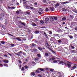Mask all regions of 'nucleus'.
Instances as JSON below:
<instances>
[{
	"label": "nucleus",
	"mask_w": 77,
	"mask_h": 77,
	"mask_svg": "<svg viewBox=\"0 0 77 77\" xmlns=\"http://www.w3.org/2000/svg\"><path fill=\"white\" fill-rule=\"evenodd\" d=\"M26 14H28V15H29V14H30V12H26Z\"/></svg>",
	"instance_id": "bf43d9fd"
},
{
	"label": "nucleus",
	"mask_w": 77,
	"mask_h": 77,
	"mask_svg": "<svg viewBox=\"0 0 77 77\" xmlns=\"http://www.w3.org/2000/svg\"><path fill=\"white\" fill-rule=\"evenodd\" d=\"M69 1H66L61 3V4H66L67 3H69Z\"/></svg>",
	"instance_id": "4468645a"
},
{
	"label": "nucleus",
	"mask_w": 77,
	"mask_h": 77,
	"mask_svg": "<svg viewBox=\"0 0 77 77\" xmlns=\"http://www.w3.org/2000/svg\"><path fill=\"white\" fill-rule=\"evenodd\" d=\"M59 6V3H57L55 5V7H58Z\"/></svg>",
	"instance_id": "393cba45"
},
{
	"label": "nucleus",
	"mask_w": 77,
	"mask_h": 77,
	"mask_svg": "<svg viewBox=\"0 0 77 77\" xmlns=\"http://www.w3.org/2000/svg\"><path fill=\"white\" fill-rule=\"evenodd\" d=\"M32 64H33L34 65H36V63H35V62H32Z\"/></svg>",
	"instance_id": "09e8293b"
},
{
	"label": "nucleus",
	"mask_w": 77,
	"mask_h": 77,
	"mask_svg": "<svg viewBox=\"0 0 77 77\" xmlns=\"http://www.w3.org/2000/svg\"><path fill=\"white\" fill-rule=\"evenodd\" d=\"M38 60H39V58L38 57H36L34 59L35 61H38Z\"/></svg>",
	"instance_id": "a211bd4d"
},
{
	"label": "nucleus",
	"mask_w": 77,
	"mask_h": 77,
	"mask_svg": "<svg viewBox=\"0 0 77 77\" xmlns=\"http://www.w3.org/2000/svg\"><path fill=\"white\" fill-rule=\"evenodd\" d=\"M23 6L25 9H34L33 7H30L27 5H24Z\"/></svg>",
	"instance_id": "7ed1b4c3"
},
{
	"label": "nucleus",
	"mask_w": 77,
	"mask_h": 77,
	"mask_svg": "<svg viewBox=\"0 0 77 77\" xmlns=\"http://www.w3.org/2000/svg\"><path fill=\"white\" fill-rule=\"evenodd\" d=\"M74 66L72 68V70H73V69H75L77 67V64H75Z\"/></svg>",
	"instance_id": "9d476101"
},
{
	"label": "nucleus",
	"mask_w": 77,
	"mask_h": 77,
	"mask_svg": "<svg viewBox=\"0 0 77 77\" xmlns=\"http://www.w3.org/2000/svg\"><path fill=\"white\" fill-rule=\"evenodd\" d=\"M34 75H35V73L33 72L31 73V76H32V77H33L34 76Z\"/></svg>",
	"instance_id": "412c9836"
},
{
	"label": "nucleus",
	"mask_w": 77,
	"mask_h": 77,
	"mask_svg": "<svg viewBox=\"0 0 77 77\" xmlns=\"http://www.w3.org/2000/svg\"><path fill=\"white\" fill-rule=\"evenodd\" d=\"M32 24L33 26H37V25H36V24L34 23H33Z\"/></svg>",
	"instance_id": "b1692460"
},
{
	"label": "nucleus",
	"mask_w": 77,
	"mask_h": 77,
	"mask_svg": "<svg viewBox=\"0 0 77 77\" xmlns=\"http://www.w3.org/2000/svg\"><path fill=\"white\" fill-rule=\"evenodd\" d=\"M64 54V56H68V54L67 53H65Z\"/></svg>",
	"instance_id": "de8ad7c7"
},
{
	"label": "nucleus",
	"mask_w": 77,
	"mask_h": 77,
	"mask_svg": "<svg viewBox=\"0 0 77 77\" xmlns=\"http://www.w3.org/2000/svg\"><path fill=\"white\" fill-rule=\"evenodd\" d=\"M1 43L2 44H5V41H2L1 42Z\"/></svg>",
	"instance_id": "cd10ccee"
},
{
	"label": "nucleus",
	"mask_w": 77,
	"mask_h": 77,
	"mask_svg": "<svg viewBox=\"0 0 77 77\" xmlns=\"http://www.w3.org/2000/svg\"><path fill=\"white\" fill-rule=\"evenodd\" d=\"M4 65L5 66H6L7 67H8V66H9L8 65V64H4Z\"/></svg>",
	"instance_id": "473e14b6"
},
{
	"label": "nucleus",
	"mask_w": 77,
	"mask_h": 77,
	"mask_svg": "<svg viewBox=\"0 0 77 77\" xmlns=\"http://www.w3.org/2000/svg\"><path fill=\"white\" fill-rule=\"evenodd\" d=\"M24 67L25 69H27V68H28V66L27 65H25Z\"/></svg>",
	"instance_id": "ea45409f"
},
{
	"label": "nucleus",
	"mask_w": 77,
	"mask_h": 77,
	"mask_svg": "<svg viewBox=\"0 0 77 77\" xmlns=\"http://www.w3.org/2000/svg\"><path fill=\"white\" fill-rule=\"evenodd\" d=\"M3 62H5V63H7L9 62V61L8 60H3Z\"/></svg>",
	"instance_id": "f3484780"
},
{
	"label": "nucleus",
	"mask_w": 77,
	"mask_h": 77,
	"mask_svg": "<svg viewBox=\"0 0 77 77\" xmlns=\"http://www.w3.org/2000/svg\"><path fill=\"white\" fill-rule=\"evenodd\" d=\"M43 1L44 3H45L46 4H48V3L50 4V2L48 0H43Z\"/></svg>",
	"instance_id": "423d86ee"
},
{
	"label": "nucleus",
	"mask_w": 77,
	"mask_h": 77,
	"mask_svg": "<svg viewBox=\"0 0 77 77\" xmlns=\"http://www.w3.org/2000/svg\"><path fill=\"white\" fill-rule=\"evenodd\" d=\"M19 62V63H22V62H21V61L19 60L18 61Z\"/></svg>",
	"instance_id": "052dcab7"
},
{
	"label": "nucleus",
	"mask_w": 77,
	"mask_h": 77,
	"mask_svg": "<svg viewBox=\"0 0 77 77\" xmlns=\"http://www.w3.org/2000/svg\"><path fill=\"white\" fill-rule=\"evenodd\" d=\"M50 9L51 11H54V8L51 7L50 8Z\"/></svg>",
	"instance_id": "dca6fc26"
},
{
	"label": "nucleus",
	"mask_w": 77,
	"mask_h": 77,
	"mask_svg": "<svg viewBox=\"0 0 77 77\" xmlns=\"http://www.w3.org/2000/svg\"><path fill=\"white\" fill-rule=\"evenodd\" d=\"M61 73H60V72H57V74H59V76L58 77H63L64 76V74L63 73H62V75H60Z\"/></svg>",
	"instance_id": "20e7f679"
},
{
	"label": "nucleus",
	"mask_w": 77,
	"mask_h": 77,
	"mask_svg": "<svg viewBox=\"0 0 77 77\" xmlns=\"http://www.w3.org/2000/svg\"><path fill=\"white\" fill-rule=\"evenodd\" d=\"M34 5L35 6H37L38 5V2H36L34 3Z\"/></svg>",
	"instance_id": "f704fd0d"
},
{
	"label": "nucleus",
	"mask_w": 77,
	"mask_h": 77,
	"mask_svg": "<svg viewBox=\"0 0 77 77\" xmlns=\"http://www.w3.org/2000/svg\"><path fill=\"white\" fill-rule=\"evenodd\" d=\"M34 20H35V21H38V18H35V19H34Z\"/></svg>",
	"instance_id": "3c124183"
},
{
	"label": "nucleus",
	"mask_w": 77,
	"mask_h": 77,
	"mask_svg": "<svg viewBox=\"0 0 77 77\" xmlns=\"http://www.w3.org/2000/svg\"><path fill=\"white\" fill-rule=\"evenodd\" d=\"M54 59H55V58L54 57H53L51 59H49V60L52 63H57V61H56V60H54Z\"/></svg>",
	"instance_id": "f03ea898"
},
{
	"label": "nucleus",
	"mask_w": 77,
	"mask_h": 77,
	"mask_svg": "<svg viewBox=\"0 0 77 77\" xmlns=\"http://www.w3.org/2000/svg\"><path fill=\"white\" fill-rule=\"evenodd\" d=\"M35 73H36V74H38V73H39V71L36 70L35 72Z\"/></svg>",
	"instance_id": "79ce46f5"
},
{
	"label": "nucleus",
	"mask_w": 77,
	"mask_h": 77,
	"mask_svg": "<svg viewBox=\"0 0 77 77\" xmlns=\"http://www.w3.org/2000/svg\"><path fill=\"white\" fill-rule=\"evenodd\" d=\"M38 70H40V71H44V70L42 68H38Z\"/></svg>",
	"instance_id": "aec40b11"
},
{
	"label": "nucleus",
	"mask_w": 77,
	"mask_h": 77,
	"mask_svg": "<svg viewBox=\"0 0 77 77\" xmlns=\"http://www.w3.org/2000/svg\"><path fill=\"white\" fill-rule=\"evenodd\" d=\"M35 33L37 34L38 33H39V32L38 31H35Z\"/></svg>",
	"instance_id": "bb28decb"
},
{
	"label": "nucleus",
	"mask_w": 77,
	"mask_h": 77,
	"mask_svg": "<svg viewBox=\"0 0 77 77\" xmlns=\"http://www.w3.org/2000/svg\"><path fill=\"white\" fill-rule=\"evenodd\" d=\"M32 47H35V46H36V45H35L33 43H32Z\"/></svg>",
	"instance_id": "c9c22d12"
},
{
	"label": "nucleus",
	"mask_w": 77,
	"mask_h": 77,
	"mask_svg": "<svg viewBox=\"0 0 77 77\" xmlns=\"http://www.w3.org/2000/svg\"><path fill=\"white\" fill-rule=\"evenodd\" d=\"M45 21H49V18L48 17H46L45 19Z\"/></svg>",
	"instance_id": "6ab92c4d"
},
{
	"label": "nucleus",
	"mask_w": 77,
	"mask_h": 77,
	"mask_svg": "<svg viewBox=\"0 0 77 77\" xmlns=\"http://www.w3.org/2000/svg\"><path fill=\"white\" fill-rule=\"evenodd\" d=\"M59 34H54L53 35V36L54 37H56V36H59Z\"/></svg>",
	"instance_id": "6e6552de"
},
{
	"label": "nucleus",
	"mask_w": 77,
	"mask_h": 77,
	"mask_svg": "<svg viewBox=\"0 0 77 77\" xmlns=\"http://www.w3.org/2000/svg\"><path fill=\"white\" fill-rule=\"evenodd\" d=\"M72 11H73V12H75V9H73L72 10Z\"/></svg>",
	"instance_id": "0e129e2a"
},
{
	"label": "nucleus",
	"mask_w": 77,
	"mask_h": 77,
	"mask_svg": "<svg viewBox=\"0 0 77 77\" xmlns=\"http://www.w3.org/2000/svg\"><path fill=\"white\" fill-rule=\"evenodd\" d=\"M46 45H47V48H48V49H49V50H51V51H52V49H51V46L50 45H49L48 43L46 44Z\"/></svg>",
	"instance_id": "39448f33"
},
{
	"label": "nucleus",
	"mask_w": 77,
	"mask_h": 77,
	"mask_svg": "<svg viewBox=\"0 0 77 77\" xmlns=\"http://www.w3.org/2000/svg\"><path fill=\"white\" fill-rule=\"evenodd\" d=\"M48 11H49V9L48 8H46L45 10L46 12H48Z\"/></svg>",
	"instance_id": "72a5a7b5"
},
{
	"label": "nucleus",
	"mask_w": 77,
	"mask_h": 77,
	"mask_svg": "<svg viewBox=\"0 0 77 77\" xmlns=\"http://www.w3.org/2000/svg\"><path fill=\"white\" fill-rule=\"evenodd\" d=\"M33 51H35V52H36V51H38V50L36 49H33Z\"/></svg>",
	"instance_id": "58836bf2"
},
{
	"label": "nucleus",
	"mask_w": 77,
	"mask_h": 77,
	"mask_svg": "<svg viewBox=\"0 0 77 77\" xmlns=\"http://www.w3.org/2000/svg\"><path fill=\"white\" fill-rule=\"evenodd\" d=\"M38 48L39 49V50L41 51V50H42V48H41L38 47Z\"/></svg>",
	"instance_id": "4d7b16f0"
},
{
	"label": "nucleus",
	"mask_w": 77,
	"mask_h": 77,
	"mask_svg": "<svg viewBox=\"0 0 77 77\" xmlns=\"http://www.w3.org/2000/svg\"><path fill=\"white\" fill-rule=\"evenodd\" d=\"M54 20H57V17H54Z\"/></svg>",
	"instance_id": "c03bdc74"
},
{
	"label": "nucleus",
	"mask_w": 77,
	"mask_h": 77,
	"mask_svg": "<svg viewBox=\"0 0 77 77\" xmlns=\"http://www.w3.org/2000/svg\"><path fill=\"white\" fill-rule=\"evenodd\" d=\"M21 70V71H24V67H22Z\"/></svg>",
	"instance_id": "a18cd8bd"
},
{
	"label": "nucleus",
	"mask_w": 77,
	"mask_h": 77,
	"mask_svg": "<svg viewBox=\"0 0 77 77\" xmlns=\"http://www.w3.org/2000/svg\"><path fill=\"white\" fill-rule=\"evenodd\" d=\"M45 56H46V57L48 56V53L47 52L45 53Z\"/></svg>",
	"instance_id": "5701e85b"
},
{
	"label": "nucleus",
	"mask_w": 77,
	"mask_h": 77,
	"mask_svg": "<svg viewBox=\"0 0 77 77\" xmlns=\"http://www.w3.org/2000/svg\"><path fill=\"white\" fill-rule=\"evenodd\" d=\"M43 33L45 35L46 38H47V39H48V36H47V35L46 34V33H45V32H44Z\"/></svg>",
	"instance_id": "1a4fd4ad"
},
{
	"label": "nucleus",
	"mask_w": 77,
	"mask_h": 77,
	"mask_svg": "<svg viewBox=\"0 0 77 77\" xmlns=\"http://www.w3.org/2000/svg\"><path fill=\"white\" fill-rule=\"evenodd\" d=\"M23 53V51H20V52H18V54H20V53L21 54V53Z\"/></svg>",
	"instance_id": "603ef678"
},
{
	"label": "nucleus",
	"mask_w": 77,
	"mask_h": 77,
	"mask_svg": "<svg viewBox=\"0 0 77 77\" xmlns=\"http://www.w3.org/2000/svg\"><path fill=\"white\" fill-rule=\"evenodd\" d=\"M4 15L5 14H4V13H2L0 15V20H1V19L3 17H4Z\"/></svg>",
	"instance_id": "0eeeda50"
},
{
	"label": "nucleus",
	"mask_w": 77,
	"mask_h": 77,
	"mask_svg": "<svg viewBox=\"0 0 77 77\" xmlns=\"http://www.w3.org/2000/svg\"><path fill=\"white\" fill-rule=\"evenodd\" d=\"M69 38H70V39H72L73 38V37H72V36L71 35H70L69 36Z\"/></svg>",
	"instance_id": "8fccbe9b"
},
{
	"label": "nucleus",
	"mask_w": 77,
	"mask_h": 77,
	"mask_svg": "<svg viewBox=\"0 0 77 77\" xmlns=\"http://www.w3.org/2000/svg\"><path fill=\"white\" fill-rule=\"evenodd\" d=\"M16 7H11V9H15Z\"/></svg>",
	"instance_id": "6e6d98bb"
},
{
	"label": "nucleus",
	"mask_w": 77,
	"mask_h": 77,
	"mask_svg": "<svg viewBox=\"0 0 77 77\" xmlns=\"http://www.w3.org/2000/svg\"><path fill=\"white\" fill-rule=\"evenodd\" d=\"M71 52L72 53H76L77 52V51L75 50H72Z\"/></svg>",
	"instance_id": "2eb2a0df"
},
{
	"label": "nucleus",
	"mask_w": 77,
	"mask_h": 77,
	"mask_svg": "<svg viewBox=\"0 0 77 77\" xmlns=\"http://www.w3.org/2000/svg\"><path fill=\"white\" fill-rule=\"evenodd\" d=\"M54 17H51L50 19V20L51 21V22H52V21H54Z\"/></svg>",
	"instance_id": "ddd939ff"
},
{
	"label": "nucleus",
	"mask_w": 77,
	"mask_h": 77,
	"mask_svg": "<svg viewBox=\"0 0 77 77\" xmlns=\"http://www.w3.org/2000/svg\"><path fill=\"white\" fill-rule=\"evenodd\" d=\"M23 41H26V39L25 38H23Z\"/></svg>",
	"instance_id": "69168bd1"
},
{
	"label": "nucleus",
	"mask_w": 77,
	"mask_h": 77,
	"mask_svg": "<svg viewBox=\"0 0 77 77\" xmlns=\"http://www.w3.org/2000/svg\"><path fill=\"white\" fill-rule=\"evenodd\" d=\"M70 18H71V20H72V19L74 18V16L71 15H70Z\"/></svg>",
	"instance_id": "a878e982"
},
{
	"label": "nucleus",
	"mask_w": 77,
	"mask_h": 77,
	"mask_svg": "<svg viewBox=\"0 0 77 77\" xmlns=\"http://www.w3.org/2000/svg\"><path fill=\"white\" fill-rule=\"evenodd\" d=\"M40 23L42 24H44V21H42V20H41L40 21Z\"/></svg>",
	"instance_id": "5fc2aeb1"
},
{
	"label": "nucleus",
	"mask_w": 77,
	"mask_h": 77,
	"mask_svg": "<svg viewBox=\"0 0 77 77\" xmlns=\"http://www.w3.org/2000/svg\"><path fill=\"white\" fill-rule=\"evenodd\" d=\"M71 47L72 48V49H74V48H75V47H74V46L72 45L71 46Z\"/></svg>",
	"instance_id": "c85d7f7f"
},
{
	"label": "nucleus",
	"mask_w": 77,
	"mask_h": 77,
	"mask_svg": "<svg viewBox=\"0 0 77 77\" xmlns=\"http://www.w3.org/2000/svg\"><path fill=\"white\" fill-rule=\"evenodd\" d=\"M16 14H20V12L17 11H16Z\"/></svg>",
	"instance_id": "864d4df0"
},
{
	"label": "nucleus",
	"mask_w": 77,
	"mask_h": 77,
	"mask_svg": "<svg viewBox=\"0 0 77 77\" xmlns=\"http://www.w3.org/2000/svg\"><path fill=\"white\" fill-rule=\"evenodd\" d=\"M21 24H22V25H23V26H26V24H25V23H24V22H23Z\"/></svg>",
	"instance_id": "c756f323"
},
{
	"label": "nucleus",
	"mask_w": 77,
	"mask_h": 77,
	"mask_svg": "<svg viewBox=\"0 0 77 77\" xmlns=\"http://www.w3.org/2000/svg\"><path fill=\"white\" fill-rule=\"evenodd\" d=\"M50 71H51L52 72H53V71H54V69H50Z\"/></svg>",
	"instance_id": "13d9d810"
},
{
	"label": "nucleus",
	"mask_w": 77,
	"mask_h": 77,
	"mask_svg": "<svg viewBox=\"0 0 77 77\" xmlns=\"http://www.w3.org/2000/svg\"><path fill=\"white\" fill-rule=\"evenodd\" d=\"M62 20H66V17H63L62 19Z\"/></svg>",
	"instance_id": "a19ab883"
},
{
	"label": "nucleus",
	"mask_w": 77,
	"mask_h": 77,
	"mask_svg": "<svg viewBox=\"0 0 77 77\" xmlns=\"http://www.w3.org/2000/svg\"><path fill=\"white\" fill-rule=\"evenodd\" d=\"M10 45H11V47H14V46H15V45L14 44H11Z\"/></svg>",
	"instance_id": "37998d69"
},
{
	"label": "nucleus",
	"mask_w": 77,
	"mask_h": 77,
	"mask_svg": "<svg viewBox=\"0 0 77 77\" xmlns=\"http://www.w3.org/2000/svg\"><path fill=\"white\" fill-rule=\"evenodd\" d=\"M39 11L40 12H42L43 11V10L42 8H40L39 9Z\"/></svg>",
	"instance_id": "2f4dec72"
},
{
	"label": "nucleus",
	"mask_w": 77,
	"mask_h": 77,
	"mask_svg": "<svg viewBox=\"0 0 77 77\" xmlns=\"http://www.w3.org/2000/svg\"><path fill=\"white\" fill-rule=\"evenodd\" d=\"M49 33L50 35H52V32L51 31H49Z\"/></svg>",
	"instance_id": "4c0bfd02"
},
{
	"label": "nucleus",
	"mask_w": 77,
	"mask_h": 77,
	"mask_svg": "<svg viewBox=\"0 0 77 77\" xmlns=\"http://www.w3.org/2000/svg\"><path fill=\"white\" fill-rule=\"evenodd\" d=\"M58 43H61V42H62V39H60L58 40Z\"/></svg>",
	"instance_id": "4be33fe9"
},
{
	"label": "nucleus",
	"mask_w": 77,
	"mask_h": 77,
	"mask_svg": "<svg viewBox=\"0 0 77 77\" xmlns=\"http://www.w3.org/2000/svg\"><path fill=\"white\" fill-rule=\"evenodd\" d=\"M8 9H11V8L9 7V6H8Z\"/></svg>",
	"instance_id": "338daca9"
},
{
	"label": "nucleus",
	"mask_w": 77,
	"mask_h": 77,
	"mask_svg": "<svg viewBox=\"0 0 77 77\" xmlns=\"http://www.w3.org/2000/svg\"><path fill=\"white\" fill-rule=\"evenodd\" d=\"M58 63H62L63 65H67L68 68H70V67L71 66L70 63H66L65 62H64L62 61H59L58 62Z\"/></svg>",
	"instance_id": "f257e3e1"
},
{
	"label": "nucleus",
	"mask_w": 77,
	"mask_h": 77,
	"mask_svg": "<svg viewBox=\"0 0 77 77\" xmlns=\"http://www.w3.org/2000/svg\"><path fill=\"white\" fill-rule=\"evenodd\" d=\"M21 37H18L16 38V39H17L19 41H21V39L20 38Z\"/></svg>",
	"instance_id": "f8f14e48"
},
{
	"label": "nucleus",
	"mask_w": 77,
	"mask_h": 77,
	"mask_svg": "<svg viewBox=\"0 0 77 77\" xmlns=\"http://www.w3.org/2000/svg\"><path fill=\"white\" fill-rule=\"evenodd\" d=\"M53 39H54V37H51L50 39V40L51 41H53Z\"/></svg>",
	"instance_id": "e433bc0d"
},
{
	"label": "nucleus",
	"mask_w": 77,
	"mask_h": 77,
	"mask_svg": "<svg viewBox=\"0 0 77 77\" xmlns=\"http://www.w3.org/2000/svg\"><path fill=\"white\" fill-rule=\"evenodd\" d=\"M75 30H76V31H77V27H76L75 28Z\"/></svg>",
	"instance_id": "774afa93"
},
{
	"label": "nucleus",
	"mask_w": 77,
	"mask_h": 77,
	"mask_svg": "<svg viewBox=\"0 0 77 77\" xmlns=\"http://www.w3.org/2000/svg\"><path fill=\"white\" fill-rule=\"evenodd\" d=\"M37 56L38 57H41V55L40 54H37Z\"/></svg>",
	"instance_id": "49530a36"
},
{
	"label": "nucleus",
	"mask_w": 77,
	"mask_h": 77,
	"mask_svg": "<svg viewBox=\"0 0 77 77\" xmlns=\"http://www.w3.org/2000/svg\"><path fill=\"white\" fill-rule=\"evenodd\" d=\"M33 35H31L29 37V40H30V39H32V38H33Z\"/></svg>",
	"instance_id": "9b49d317"
},
{
	"label": "nucleus",
	"mask_w": 77,
	"mask_h": 77,
	"mask_svg": "<svg viewBox=\"0 0 77 77\" xmlns=\"http://www.w3.org/2000/svg\"><path fill=\"white\" fill-rule=\"evenodd\" d=\"M38 14H40V15L42 14V13H41V12H40L39 11H38Z\"/></svg>",
	"instance_id": "e2e57ef3"
},
{
	"label": "nucleus",
	"mask_w": 77,
	"mask_h": 77,
	"mask_svg": "<svg viewBox=\"0 0 77 77\" xmlns=\"http://www.w3.org/2000/svg\"><path fill=\"white\" fill-rule=\"evenodd\" d=\"M23 4H26V2H27L26 1L25 2L26 0H23Z\"/></svg>",
	"instance_id": "7c9ffc66"
},
{
	"label": "nucleus",
	"mask_w": 77,
	"mask_h": 77,
	"mask_svg": "<svg viewBox=\"0 0 77 77\" xmlns=\"http://www.w3.org/2000/svg\"><path fill=\"white\" fill-rule=\"evenodd\" d=\"M72 45L73 46H75V47L76 46V45L75 44H72Z\"/></svg>",
	"instance_id": "680f3d73"
}]
</instances>
